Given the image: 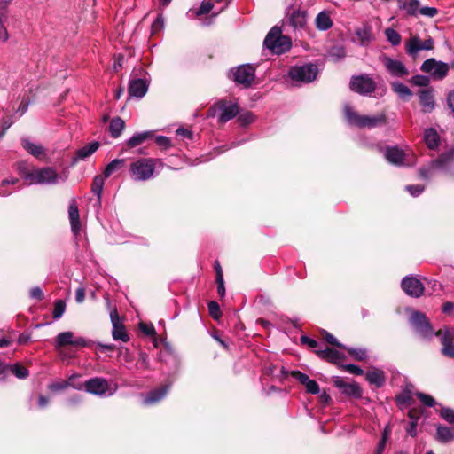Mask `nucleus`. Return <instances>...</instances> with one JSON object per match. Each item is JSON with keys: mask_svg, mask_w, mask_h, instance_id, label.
Here are the masks:
<instances>
[{"mask_svg": "<svg viewBox=\"0 0 454 454\" xmlns=\"http://www.w3.org/2000/svg\"><path fill=\"white\" fill-rule=\"evenodd\" d=\"M436 171L454 176V148L442 153L438 159L433 160L427 167L419 169V175L423 179H430Z\"/></svg>", "mask_w": 454, "mask_h": 454, "instance_id": "obj_1", "label": "nucleus"}, {"mask_svg": "<svg viewBox=\"0 0 454 454\" xmlns=\"http://www.w3.org/2000/svg\"><path fill=\"white\" fill-rule=\"evenodd\" d=\"M263 45L271 53L281 55L291 49L292 41L289 36L282 35L280 27L275 26L267 34Z\"/></svg>", "mask_w": 454, "mask_h": 454, "instance_id": "obj_2", "label": "nucleus"}, {"mask_svg": "<svg viewBox=\"0 0 454 454\" xmlns=\"http://www.w3.org/2000/svg\"><path fill=\"white\" fill-rule=\"evenodd\" d=\"M162 165L159 159L141 158L133 161L129 166L132 179L137 182H144L153 176L156 165Z\"/></svg>", "mask_w": 454, "mask_h": 454, "instance_id": "obj_3", "label": "nucleus"}, {"mask_svg": "<svg viewBox=\"0 0 454 454\" xmlns=\"http://www.w3.org/2000/svg\"><path fill=\"white\" fill-rule=\"evenodd\" d=\"M344 114L347 121L350 125L356 126L359 128L372 129L383 125L386 122V115L384 114L373 116L360 115L356 112H355L353 108L348 104L344 106Z\"/></svg>", "mask_w": 454, "mask_h": 454, "instance_id": "obj_4", "label": "nucleus"}, {"mask_svg": "<svg viewBox=\"0 0 454 454\" xmlns=\"http://www.w3.org/2000/svg\"><path fill=\"white\" fill-rule=\"evenodd\" d=\"M239 106L237 102L219 100L208 110V116L217 117L218 122L225 123L238 115Z\"/></svg>", "mask_w": 454, "mask_h": 454, "instance_id": "obj_5", "label": "nucleus"}, {"mask_svg": "<svg viewBox=\"0 0 454 454\" xmlns=\"http://www.w3.org/2000/svg\"><path fill=\"white\" fill-rule=\"evenodd\" d=\"M318 74L317 67L314 64L292 67L288 72L293 82L309 83L316 80Z\"/></svg>", "mask_w": 454, "mask_h": 454, "instance_id": "obj_6", "label": "nucleus"}, {"mask_svg": "<svg viewBox=\"0 0 454 454\" xmlns=\"http://www.w3.org/2000/svg\"><path fill=\"white\" fill-rule=\"evenodd\" d=\"M229 77L237 84L249 88L255 78V68L250 64L240 65L231 69Z\"/></svg>", "mask_w": 454, "mask_h": 454, "instance_id": "obj_7", "label": "nucleus"}, {"mask_svg": "<svg viewBox=\"0 0 454 454\" xmlns=\"http://www.w3.org/2000/svg\"><path fill=\"white\" fill-rule=\"evenodd\" d=\"M61 179L63 182L67 180V176H59L57 172L50 167L42 168H33V176L31 184H54Z\"/></svg>", "mask_w": 454, "mask_h": 454, "instance_id": "obj_8", "label": "nucleus"}, {"mask_svg": "<svg viewBox=\"0 0 454 454\" xmlns=\"http://www.w3.org/2000/svg\"><path fill=\"white\" fill-rule=\"evenodd\" d=\"M410 322L416 333L425 339H431L435 333L424 313L414 311L411 317Z\"/></svg>", "mask_w": 454, "mask_h": 454, "instance_id": "obj_9", "label": "nucleus"}, {"mask_svg": "<svg viewBox=\"0 0 454 454\" xmlns=\"http://www.w3.org/2000/svg\"><path fill=\"white\" fill-rule=\"evenodd\" d=\"M350 90L360 95H370L376 90V82L369 74L353 76L349 83Z\"/></svg>", "mask_w": 454, "mask_h": 454, "instance_id": "obj_10", "label": "nucleus"}, {"mask_svg": "<svg viewBox=\"0 0 454 454\" xmlns=\"http://www.w3.org/2000/svg\"><path fill=\"white\" fill-rule=\"evenodd\" d=\"M449 69L447 63L436 60L434 58L426 59L420 67L423 73L430 74L434 80L444 79L449 73Z\"/></svg>", "mask_w": 454, "mask_h": 454, "instance_id": "obj_11", "label": "nucleus"}, {"mask_svg": "<svg viewBox=\"0 0 454 454\" xmlns=\"http://www.w3.org/2000/svg\"><path fill=\"white\" fill-rule=\"evenodd\" d=\"M434 42L431 37L421 40L419 35H412L404 43L406 53L415 59L420 51L434 49Z\"/></svg>", "mask_w": 454, "mask_h": 454, "instance_id": "obj_12", "label": "nucleus"}, {"mask_svg": "<svg viewBox=\"0 0 454 454\" xmlns=\"http://www.w3.org/2000/svg\"><path fill=\"white\" fill-rule=\"evenodd\" d=\"M85 390L98 396H110L114 391L110 390L108 381L103 378L95 377L85 381Z\"/></svg>", "mask_w": 454, "mask_h": 454, "instance_id": "obj_13", "label": "nucleus"}, {"mask_svg": "<svg viewBox=\"0 0 454 454\" xmlns=\"http://www.w3.org/2000/svg\"><path fill=\"white\" fill-rule=\"evenodd\" d=\"M380 60L388 74L393 77H404L409 74L405 65L398 59L383 55L380 57Z\"/></svg>", "mask_w": 454, "mask_h": 454, "instance_id": "obj_14", "label": "nucleus"}, {"mask_svg": "<svg viewBox=\"0 0 454 454\" xmlns=\"http://www.w3.org/2000/svg\"><path fill=\"white\" fill-rule=\"evenodd\" d=\"M402 289L411 296L419 298L424 294V286L421 281L413 276H406L401 283Z\"/></svg>", "mask_w": 454, "mask_h": 454, "instance_id": "obj_15", "label": "nucleus"}, {"mask_svg": "<svg viewBox=\"0 0 454 454\" xmlns=\"http://www.w3.org/2000/svg\"><path fill=\"white\" fill-rule=\"evenodd\" d=\"M435 335L440 339L442 345V352L445 356L454 358V331L445 329L444 331L439 330Z\"/></svg>", "mask_w": 454, "mask_h": 454, "instance_id": "obj_16", "label": "nucleus"}, {"mask_svg": "<svg viewBox=\"0 0 454 454\" xmlns=\"http://www.w3.org/2000/svg\"><path fill=\"white\" fill-rule=\"evenodd\" d=\"M110 318L113 326L112 336L114 340H120L123 342L129 341V335L126 333L124 325L120 321L116 309H114L110 311Z\"/></svg>", "mask_w": 454, "mask_h": 454, "instance_id": "obj_17", "label": "nucleus"}, {"mask_svg": "<svg viewBox=\"0 0 454 454\" xmlns=\"http://www.w3.org/2000/svg\"><path fill=\"white\" fill-rule=\"evenodd\" d=\"M333 383L342 394L348 396L359 398L362 395V389L356 382H346L340 377L337 376L333 379Z\"/></svg>", "mask_w": 454, "mask_h": 454, "instance_id": "obj_18", "label": "nucleus"}, {"mask_svg": "<svg viewBox=\"0 0 454 454\" xmlns=\"http://www.w3.org/2000/svg\"><path fill=\"white\" fill-rule=\"evenodd\" d=\"M148 87L149 82L147 80L144 78L132 79L129 82V94L130 97L141 98L146 94Z\"/></svg>", "mask_w": 454, "mask_h": 454, "instance_id": "obj_19", "label": "nucleus"}, {"mask_svg": "<svg viewBox=\"0 0 454 454\" xmlns=\"http://www.w3.org/2000/svg\"><path fill=\"white\" fill-rule=\"evenodd\" d=\"M419 104L424 113H431L435 107L433 89H423L419 91Z\"/></svg>", "mask_w": 454, "mask_h": 454, "instance_id": "obj_20", "label": "nucleus"}, {"mask_svg": "<svg viewBox=\"0 0 454 454\" xmlns=\"http://www.w3.org/2000/svg\"><path fill=\"white\" fill-rule=\"evenodd\" d=\"M292 376L305 386L308 393L316 395L320 392V387L317 382L314 380H310L307 374L300 371H293Z\"/></svg>", "mask_w": 454, "mask_h": 454, "instance_id": "obj_21", "label": "nucleus"}, {"mask_svg": "<svg viewBox=\"0 0 454 454\" xmlns=\"http://www.w3.org/2000/svg\"><path fill=\"white\" fill-rule=\"evenodd\" d=\"M307 22V12L301 10L293 11L286 21V25L291 27L294 30L301 29L305 27Z\"/></svg>", "mask_w": 454, "mask_h": 454, "instance_id": "obj_22", "label": "nucleus"}, {"mask_svg": "<svg viewBox=\"0 0 454 454\" xmlns=\"http://www.w3.org/2000/svg\"><path fill=\"white\" fill-rule=\"evenodd\" d=\"M169 388H170V384L164 385L160 387H158V388H155V389L150 391L148 393V395L144 398L143 403L145 405H151V404H154V403L160 402L166 396Z\"/></svg>", "mask_w": 454, "mask_h": 454, "instance_id": "obj_23", "label": "nucleus"}, {"mask_svg": "<svg viewBox=\"0 0 454 454\" xmlns=\"http://www.w3.org/2000/svg\"><path fill=\"white\" fill-rule=\"evenodd\" d=\"M12 0H0V41L6 42L9 38V35L6 27H4V21L8 17V5Z\"/></svg>", "mask_w": 454, "mask_h": 454, "instance_id": "obj_24", "label": "nucleus"}, {"mask_svg": "<svg viewBox=\"0 0 454 454\" xmlns=\"http://www.w3.org/2000/svg\"><path fill=\"white\" fill-rule=\"evenodd\" d=\"M365 379L371 385L380 387L384 385L386 377L381 369L372 367L365 373Z\"/></svg>", "mask_w": 454, "mask_h": 454, "instance_id": "obj_25", "label": "nucleus"}, {"mask_svg": "<svg viewBox=\"0 0 454 454\" xmlns=\"http://www.w3.org/2000/svg\"><path fill=\"white\" fill-rule=\"evenodd\" d=\"M99 147V143L94 141L88 144L76 151L75 157L73 159L72 164H75L78 160H84L92 155Z\"/></svg>", "mask_w": 454, "mask_h": 454, "instance_id": "obj_26", "label": "nucleus"}, {"mask_svg": "<svg viewBox=\"0 0 454 454\" xmlns=\"http://www.w3.org/2000/svg\"><path fill=\"white\" fill-rule=\"evenodd\" d=\"M68 216L70 220L71 230L77 234L81 230L79 209L74 200L69 204Z\"/></svg>", "mask_w": 454, "mask_h": 454, "instance_id": "obj_27", "label": "nucleus"}, {"mask_svg": "<svg viewBox=\"0 0 454 454\" xmlns=\"http://www.w3.org/2000/svg\"><path fill=\"white\" fill-rule=\"evenodd\" d=\"M387 160L395 165H401L404 160V153L397 146L387 147L385 152Z\"/></svg>", "mask_w": 454, "mask_h": 454, "instance_id": "obj_28", "label": "nucleus"}, {"mask_svg": "<svg viewBox=\"0 0 454 454\" xmlns=\"http://www.w3.org/2000/svg\"><path fill=\"white\" fill-rule=\"evenodd\" d=\"M400 10L407 15L417 16L419 14V0H397Z\"/></svg>", "mask_w": 454, "mask_h": 454, "instance_id": "obj_29", "label": "nucleus"}, {"mask_svg": "<svg viewBox=\"0 0 454 454\" xmlns=\"http://www.w3.org/2000/svg\"><path fill=\"white\" fill-rule=\"evenodd\" d=\"M153 137V131H143L134 134L130 138H129L126 142V145L129 148H134L139 145H142L146 140L152 138Z\"/></svg>", "mask_w": 454, "mask_h": 454, "instance_id": "obj_30", "label": "nucleus"}, {"mask_svg": "<svg viewBox=\"0 0 454 454\" xmlns=\"http://www.w3.org/2000/svg\"><path fill=\"white\" fill-rule=\"evenodd\" d=\"M316 353L320 358L332 363H338L343 358V355L340 352L330 348L317 349L316 350Z\"/></svg>", "mask_w": 454, "mask_h": 454, "instance_id": "obj_31", "label": "nucleus"}, {"mask_svg": "<svg viewBox=\"0 0 454 454\" xmlns=\"http://www.w3.org/2000/svg\"><path fill=\"white\" fill-rule=\"evenodd\" d=\"M315 24L318 30L326 31L333 27V22L329 13H327L325 11H322L317 15L315 19Z\"/></svg>", "mask_w": 454, "mask_h": 454, "instance_id": "obj_32", "label": "nucleus"}, {"mask_svg": "<svg viewBox=\"0 0 454 454\" xmlns=\"http://www.w3.org/2000/svg\"><path fill=\"white\" fill-rule=\"evenodd\" d=\"M74 335V333L70 332V331H67V332L59 333L54 340L55 348L59 349L61 347H64L67 345L73 346Z\"/></svg>", "mask_w": 454, "mask_h": 454, "instance_id": "obj_33", "label": "nucleus"}, {"mask_svg": "<svg viewBox=\"0 0 454 454\" xmlns=\"http://www.w3.org/2000/svg\"><path fill=\"white\" fill-rule=\"evenodd\" d=\"M424 140L430 149H434L439 145L440 137L434 129L429 128L424 132Z\"/></svg>", "mask_w": 454, "mask_h": 454, "instance_id": "obj_34", "label": "nucleus"}, {"mask_svg": "<svg viewBox=\"0 0 454 454\" xmlns=\"http://www.w3.org/2000/svg\"><path fill=\"white\" fill-rule=\"evenodd\" d=\"M21 144L24 149L35 157L38 158L43 153V148L41 145L31 142L27 138H23Z\"/></svg>", "mask_w": 454, "mask_h": 454, "instance_id": "obj_35", "label": "nucleus"}, {"mask_svg": "<svg viewBox=\"0 0 454 454\" xmlns=\"http://www.w3.org/2000/svg\"><path fill=\"white\" fill-rule=\"evenodd\" d=\"M125 128V122L120 117L114 118L109 125V131L113 137H119Z\"/></svg>", "mask_w": 454, "mask_h": 454, "instance_id": "obj_36", "label": "nucleus"}, {"mask_svg": "<svg viewBox=\"0 0 454 454\" xmlns=\"http://www.w3.org/2000/svg\"><path fill=\"white\" fill-rule=\"evenodd\" d=\"M392 90L401 98L406 99L411 97V90L403 83L400 82H394L391 83Z\"/></svg>", "mask_w": 454, "mask_h": 454, "instance_id": "obj_37", "label": "nucleus"}, {"mask_svg": "<svg viewBox=\"0 0 454 454\" xmlns=\"http://www.w3.org/2000/svg\"><path fill=\"white\" fill-rule=\"evenodd\" d=\"M125 164L124 159H114L107 164L104 170V177L107 178Z\"/></svg>", "mask_w": 454, "mask_h": 454, "instance_id": "obj_38", "label": "nucleus"}, {"mask_svg": "<svg viewBox=\"0 0 454 454\" xmlns=\"http://www.w3.org/2000/svg\"><path fill=\"white\" fill-rule=\"evenodd\" d=\"M105 177L102 176H96L93 179L92 185H91V192L97 195L98 201L101 200V195L104 188L105 184Z\"/></svg>", "mask_w": 454, "mask_h": 454, "instance_id": "obj_39", "label": "nucleus"}, {"mask_svg": "<svg viewBox=\"0 0 454 454\" xmlns=\"http://www.w3.org/2000/svg\"><path fill=\"white\" fill-rule=\"evenodd\" d=\"M437 438L441 442H448L454 438V434L450 427L439 426L437 427Z\"/></svg>", "mask_w": 454, "mask_h": 454, "instance_id": "obj_40", "label": "nucleus"}, {"mask_svg": "<svg viewBox=\"0 0 454 454\" xmlns=\"http://www.w3.org/2000/svg\"><path fill=\"white\" fill-rule=\"evenodd\" d=\"M18 172L20 176L30 184L33 176V168H30L26 163H20L18 166Z\"/></svg>", "mask_w": 454, "mask_h": 454, "instance_id": "obj_41", "label": "nucleus"}, {"mask_svg": "<svg viewBox=\"0 0 454 454\" xmlns=\"http://www.w3.org/2000/svg\"><path fill=\"white\" fill-rule=\"evenodd\" d=\"M385 35H386L387 41L391 43V45L397 46L401 43V40H402L401 35L394 28H387L385 30Z\"/></svg>", "mask_w": 454, "mask_h": 454, "instance_id": "obj_42", "label": "nucleus"}, {"mask_svg": "<svg viewBox=\"0 0 454 454\" xmlns=\"http://www.w3.org/2000/svg\"><path fill=\"white\" fill-rule=\"evenodd\" d=\"M66 310V302L63 300H57L54 302L52 317L55 320L59 319Z\"/></svg>", "mask_w": 454, "mask_h": 454, "instance_id": "obj_43", "label": "nucleus"}, {"mask_svg": "<svg viewBox=\"0 0 454 454\" xmlns=\"http://www.w3.org/2000/svg\"><path fill=\"white\" fill-rule=\"evenodd\" d=\"M10 371L19 379H25L28 376V370L20 364L11 365Z\"/></svg>", "mask_w": 454, "mask_h": 454, "instance_id": "obj_44", "label": "nucleus"}, {"mask_svg": "<svg viewBox=\"0 0 454 454\" xmlns=\"http://www.w3.org/2000/svg\"><path fill=\"white\" fill-rule=\"evenodd\" d=\"M255 121V115L249 111L242 113L238 117V121L241 126H247L253 123Z\"/></svg>", "mask_w": 454, "mask_h": 454, "instance_id": "obj_45", "label": "nucleus"}, {"mask_svg": "<svg viewBox=\"0 0 454 454\" xmlns=\"http://www.w3.org/2000/svg\"><path fill=\"white\" fill-rule=\"evenodd\" d=\"M350 356L358 361H363L367 357V351L364 348H347Z\"/></svg>", "mask_w": 454, "mask_h": 454, "instance_id": "obj_46", "label": "nucleus"}, {"mask_svg": "<svg viewBox=\"0 0 454 454\" xmlns=\"http://www.w3.org/2000/svg\"><path fill=\"white\" fill-rule=\"evenodd\" d=\"M208 310L210 316L215 320L219 319L222 316L220 306L216 301H212L208 303Z\"/></svg>", "mask_w": 454, "mask_h": 454, "instance_id": "obj_47", "label": "nucleus"}, {"mask_svg": "<svg viewBox=\"0 0 454 454\" xmlns=\"http://www.w3.org/2000/svg\"><path fill=\"white\" fill-rule=\"evenodd\" d=\"M214 4L212 1H203L200 8L196 12L197 16L204 15L210 12L213 10Z\"/></svg>", "mask_w": 454, "mask_h": 454, "instance_id": "obj_48", "label": "nucleus"}, {"mask_svg": "<svg viewBox=\"0 0 454 454\" xmlns=\"http://www.w3.org/2000/svg\"><path fill=\"white\" fill-rule=\"evenodd\" d=\"M429 78L426 75L417 74L411 77V82L417 86H427L429 84Z\"/></svg>", "mask_w": 454, "mask_h": 454, "instance_id": "obj_49", "label": "nucleus"}, {"mask_svg": "<svg viewBox=\"0 0 454 454\" xmlns=\"http://www.w3.org/2000/svg\"><path fill=\"white\" fill-rule=\"evenodd\" d=\"M438 13V10L435 7L425 6L419 7V14L429 18H434Z\"/></svg>", "mask_w": 454, "mask_h": 454, "instance_id": "obj_50", "label": "nucleus"}, {"mask_svg": "<svg viewBox=\"0 0 454 454\" xmlns=\"http://www.w3.org/2000/svg\"><path fill=\"white\" fill-rule=\"evenodd\" d=\"M440 414L444 420L450 424H454V410L450 408H442Z\"/></svg>", "mask_w": 454, "mask_h": 454, "instance_id": "obj_51", "label": "nucleus"}, {"mask_svg": "<svg viewBox=\"0 0 454 454\" xmlns=\"http://www.w3.org/2000/svg\"><path fill=\"white\" fill-rule=\"evenodd\" d=\"M164 27V19L161 14H159L152 24L153 33H158Z\"/></svg>", "mask_w": 454, "mask_h": 454, "instance_id": "obj_52", "label": "nucleus"}, {"mask_svg": "<svg viewBox=\"0 0 454 454\" xmlns=\"http://www.w3.org/2000/svg\"><path fill=\"white\" fill-rule=\"evenodd\" d=\"M405 190L409 192L411 196L417 197L424 192L425 186L421 184L406 185Z\"/></svg>", "mask_w": 454, "mask_h": 454, "instance_id": "obj_53", "label": "nucleus"}, {"mask_svg": "<svg viewBox=\"0 0 454 454\" xmlns=\"http://www.w3.org/2000/svg\"><path fill=\"white\" fill-rule=\"evenodd\" d=\"M417 396L427 407H433L435 404V400L429 395L418 393Z\"/></svg>", "mask_w": 454, "mask_h": 454, "instance_id": "obj_54", "label": "nucleus"}, {"mask_svg": "<svg viewBox=\"0 0 454 454\" xmlns=\"http://www.w3.org/2000/svg\"><path fill=\"white\" fill-rule=\"evenodd\" d=\"M73 386L69 381L54 382L49 385V389L51 391H61L68 387Z\"/></svg>", "mask_w": 454, "mask_h": 454, "instance_id": "obj_55", "label": "nucleus"}, {"mask_svg": "<svg viewBox=\"0 0 454 454\" xmlns=\"http://www.w3.org/2000/svg\"><path fill=\"white\" fill-rule=\"evenodd\" d=\"M342 367L346 372H348L351 374H354V375H363L364 374V370L361 367H359L358 365L349 364H345Z\"/></svg>", "mask_w": 454, "mask_h": 454, "instance_id": "obj_56", "label": "nucleus"}, {"mask_svg": "<svg viewBox=\"0 0 454 454\" xmlns=\"http://www.w3.org/2000/svg\"><path fill=\"white\" fill-rule=\"evenodd\" d=\"M325 340L327 343L332 344L333 346L346 348L345 346H343L341 343H340L337 339L331 333H329L326 331H324Z\"/></svg>", "mask_w": 454, "mask_h": 454, "instance_id": "obj_57", "label": "nucleus"}, {"mask_svg": "<svg viewBox=\"0 0 454 454\" xmlns=\"http://www.w3.org/2000/svg\"><path fill=\"white\" fill-rule=\"evenodd\" d=\"M157 145L164 149H168L171 145V141L168 137L158 136L155 138Z\"/></svg>", "mask_w": 454, "mask_h": 454, "instance_id": "obj_58", "label": "nucleus"}, {"mask_svg": "<svg viewBox=\"0 0 454 454\" xmlns=\"http://www.w3.org/2000/svg\"><path fill=\"white\" fill-rule=\"evenodd\" d=\"M92 343L93 342L91 340H86L83 337H77V338L74 337V340H73V346H75V347H90L92 345Z\"/></svg>", "mask_w": 454, "mask_h": 454, "instance_id": "obj_59", "label": "nucleus"}, {"mask_svg": "<svg viewBox=\"0 0 454 454\" xmlns=\"http://www.w3.org/2000/svg\"><path fill=\"white\" fill-rule=\"evenodd\" d=\"M29 295L32 299H36L39 301L43 299V293L39 286H35L31 288L29 291Z\"/></svg>", "mask_w": 454, "mask_h": 454, "instance_id": "obj_60", "label": "nucleus"}, {"mask_svg": "<svg viewBox=\"0 0 454 454\" xmlns=\"http://www.w3.org/2000/svg\"><path fill=\"white\" fill-rule=\"evenodd\" d=\"M140 330L145 334V335H153L154 333V327L153 325H147L145 323H141L139 325Z\"/></svg>", "mask_w": 454, "mask_h": 454, "instance_id": "obj_61", "label": "nucleus"}, {"mask_svg": "<svg viewBox=\"0 0 454 454\" xmlns=\"http://www.w3.org/2000/svg\"><path fill=\"white\" fill-rule=\"evenodd\" d=\"M301 341L302 344H306L312 348H315L318 346V342L317 340L310 339L309 337H308L306 335H302L301 337Z\"/></svg>", "mask_w": 454, "mask_h": 454, "instance_id": "obj_62", "label": "nucleus"}, {"mask_svg": "<svg viewBox=\"0 0 454 454\" xmlns=\"http://www.w3.org/2000/svg\"><path fill=\"white\" fill-rule=\"evenodd\" d=\"M217 283V293L221 297H223L225 295V287H224V281L223 278H221L219 275V278L216 279Z\"/></svg>", "mask_w": 454, "mask_h": 454, "instance_id": "obj_63", "label": "nucleus"}, {"mask_svg": "<svg viewBox=\"0 0 454 454\" xmlns=\"http://www.w3.org/2000/svg\"><path fill=\"white\" fill-rule=\"evenodd\" d=\"M447 104H448V106L454 113V90L449 92V94L447 96Z\"/></svg>", "mask_w": 454, "mask_h": 454, "instance_id": "obj_64", "label": "nucleus"}]
</instances>
